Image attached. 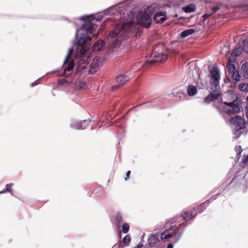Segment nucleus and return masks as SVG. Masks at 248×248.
Returning <instances> with one entry per match:
<instances>
[{
    "label": "nucleus",
    "mask_w": 248,
    "mask_h": 248,
    "mask_svg": "<svg viewBox=\"0 0 248 248\" xmlns=\"http://www.w3.org/2000/svg\"><path fill=\"white\" fill-rule=\"evenodd\" d=\"M84 68H85V66L84 65L81 66V69H83Z\"/></svg>",
    "instance_id": "obj_43"
},
{
    "label": "nucleus",
    "mask_w": 248,
    "mask_h": 248,
    "mask_svg": "<svg viewBox=\"0 0 248 248\" xmlns=\"http://www.w3.org/2000/svg\"><path fill=\"white\" fill-rule=\"evenodd\" d=\"M143 246L142 242L141 241L137 246V248H142Z\"/></svg>",
    "instance_id": "obj_38"
},
{
    "label": "nucleus",
    "mask_w": 248,
    "mask_h": 248,
    "mask_svg": "<svg viewBox=\"0 0 248 248\" xmlns=\"http://www.w3.org/2000/svg\"><path fill=\"white\" fill-rule=\"evenodd\" d=\"M196 31V30L194 29H189L183 31L181 33V36L182 38H185L190 35L192 34Z\"/></svg>",
    "instance_id": "obj_19"
},
{
    "label": "nucleus",
    "mask_w": 248,
    "mask_h": 248,
    "mask_svg": "<svg viewBox=\"0 0 248 248\" xmlns=\"http://www.w3.org/2000/svg\"><path fill=\"white\" fill-rule=\"evenodd\" d=\"M228 70L229 74L235 71L236 70L235 65L233 63H229L228 64Z\"/></svg>",
    "instance_id": "obj_30"
},
{
    "label": "nucleus",
    "mask_w": 248,
    "mask_h": 248,
    "mask_svg": "<svg viewBox=\"0 0 248 248\" xmlns=\"http://www.w3.org/2000/svg\"><path fill=\"white\" fill-rule=\"evenodd\" d=\"M247 101H248V96H247Z\"/></svg>",
    "instance_id": "obj_47"
},
{
    "label": "nucleus",
    "mask_w": 248,
    "mask_h": 248,
    "mask_svg": "<svg viewBox=\"0 0 248 248\" xmlns=\"http://www.w3.org/2000/svg\"><path fill=\"white\" fill-rule=\"evenodd\" d=\"M122 216L120 213H118L116 214V217H115V221H116L117 225H118L119 226L120 225V223L122 222Z\"/></svg>",
    "instance_id": "obj_31"
},
{
    "label": "nucleus",
    "mask_w": 248,
    "mask_h": 248,
    "mask_svg": "<svg viewBox=\"0 0 248 248\" xmlns=\"http://www.w3.org/2000/svg\"><path fill=\"white\" fill-rule=\"evenodd\" d=\"M130 172L131 171L130 170H128L127 171V173L126 174V176L125 177V180L126 181L128 178H129V175L130 174Z\"/></svg>",
    "instance_id": "obj_36"
},
{
    "label": "nucleus",
    "mask_w": 248,
    "mask_h": 248,
    "mask_svg": "<svg viewBox=\"0 0 248 248\" xmlns=\"http://www.w3.org/2000/svg\"><path fill=\"white\" fill-rule=\"evenodd\" d=\"M217 74H218V79L219 78V70H218V73H217Z\"/></svg>",
    "instance_id": "obj_45"
},
{
    "label": "nucleus",
    "mask_w": 248,
    "mask_h": 248,
    "mask_svg": "<svg viewBox=\"0 0 248 248\" xmlns=\"http://www.w3.org/2000/svg\"><path fill=\"white\" fill-rule=\"evenodd\" d=\"M104 46V42L103 40H100L97 41L93 45V51H99L102 50Z\"/></svg>",
    "instance_id": "obj_17"
},
{
    "label": "nucleus",
    "mask_w": 248,
    "mask_h": 248,
    "mask_svg": "<svg viewBox=\"0 0 248 248\" xmlns=\"http://www.w3.org/2000/svg\"><path fill=\"white\" fill-rule=\"evenodd\" d=\"M230 124L235 126L234 128H246L247 122L241 116L235 115L234 117H231L229 119Z\"/></svg>",
    "instance_id": "obj_7"
},
{
    "label": "nucleus",
    "mask_w": 248,
    "mask_h": 248,
    "mask_svg": "<svg viewBox=\"0 0 248 248\" xmlns=\"http://www.w3.org/2000/svg\"><path fill=\"white\" fill-rule=\"evenodd\" d=\"M241 72L244 77L248 79V63H244L242 65Z\"/></svg>",
    "instance_id": "obj_18"
},
{
    "label": "nucleus",
    "mask_w": 248,
    "mask_h": 248,
    "mask_svg": "<svg viewBox=\"0 0 248 248\" xmlns=\"http://www.w3.org/2000/svg\"><path fill=\"white\" fill-rule=\"evenodd\" d=\"M212 106L215 108H217V105L215 104V103H214L213 105H212Z\"/></svg>",
    "instance_id": "obj_41"
},
{
    "label": "nucleus",
    "mask_w": 248,
    "mask_h": 248,
    "mask_svg": "<svg viewBox=\"0 0 248 248\" xmlns=\"http://www.w3.org/2000/svg\"><path fill=\"white\" fill-rule=\"evenodd\" d=\"M244 10H246L247 11H248V5L244 8Z\"/></svg>",
    "instance_id": "obj_42"
},
{
    "label": "nucleus",
    "mask_w": 248,
    "mask_h": 248,
    "mask_svg": "<svg viewBox=\"0 0 248 248\" xmlns=\"http://www.w3.org/2000/svg\"><path fill=\"white\" fill-rule=\"evenodd\" d=\"M243 51H244L243 48L239 46L233 50L232 55L234 56H239L243 53Z\"/></svg>",
    "instance_id": "obj_26"
},
{
    "label": "nucleus",
    "mask_w": 248,
    "mask_h": 248,
    "mask_svg": "<svg viewBox=\"0 0 248 248\" xmlns=\"http://www.w3.org/2000/svg\"><path fill=\"white\" fill-rule=\"evenodd\" d=\"M130 79V78L125 75H119L116 78L117 84L112 87V90H115L121 86L124 85Z\"/></svg>",
    "instance_id": "obj_10"
},
{
    "label": "nucleus",
    "mask_w": 248,
    "mask_h": 248,
    "mask_svg": "<svg viewBox=\"0 0 248 248\" xmlns=\"http://www.w3.org/2000/svg\"><path fill=\"white\" fill-rule=\"evenodd\" d=\"M124 4L123 3H119L117 5L112 6L106 9L104 12L105 15H113L117 13L120 14H123V11H124Z\"/></svg>",
    "instance_id": "obj_6"
},
{
    "label": "nucleus",
    "mask_w": 248,
    "mask_h": 248,
    "mask_svg": "<svg viewBox=\"0 0 248 248\" xmlns=\"http://www.w3.org/2000/svg\"><path fill=\"white\" fill-rule=\"evenodd\" d=\"M159 242L158 234H152L148 239V244L150 248H155Z\"/></svg>",
    "instance_id": "obj_12"
},
{
    "label": "nucleus",
    "mask_w": 248,
    "mask_h": 248,
    "mask_svg": "<svg viewBox=\"0 0 248 248\" xmlns=\"http://www.w3.org/2000/svg\"><path fill=\"white\" fill-rule=\"evenodd\" d=\"M235 151L236 153V156L238 158L240 157V154L242 151L241 146H236L235 148Z\"/></svg>",
    "instance_id": "obj_33"
},
{
    "label": "nucleus",
    "mask_w": 248,
    "mask_h": 248,
    "mask_svg": "<svg viewBox=\"0 0 248 248\" xmlns=\"http://www.w3.org/2000/svg\"><path fill=\"white\" fill-rule=\"evenodd\" d=\"M183 10L186 13H190L195 11V8L194 5L191 4L183 7Z\"/></svg>",
    "instance_id": "obj_24"
},
{
    "label": "nucleus",
    "mask_w": 248,
    "mask_h": 248,
    "mask_svg": "<svg viewBox=\"0 0 248 248\" xmlns=\"http://www.w3.org/2000/svg\"><path fill=\"white\" fill-rule=\"evenodd\" d=\"M219 14H221V13H218L217 15H219Z\"/></svg>",
    "instance_id": "obj_49"
},
{
    "label": "nucleus",
    "mask_w": 248,
    "mask_h": 248,
    "mask_svg": "<svg viewBox=\"0 0 248 248\" xmlns=\"http://www.w3.org/2000/svg\"><path fill=\"white\" fill-rule=\"evenodd\" d=\"M129 229V225L126 223H124L122 226V232L124 233H126L128 232Z\"/></svg>",
    "instance_id": "obj_32"
},
{
    "label": "nucleus",
    "mask_w": 248,
    "mask_h": 248,
    "mask_svg": "<svg viewBox=\"0 0 248 248\" xmlns=\"http://www.w3.org/2000/svg\"><path fill=\"white\" fill-rule=\"evenodd\" d=\"M220 8L218 6V8H217V9H218V11H219L220 10Z\"/></svg>",
    "instance_id": "obj_46"
},
{
    "label": "nucleus",
    "mask_w": 248,
    "mask_h": 248,
    "mask_svg": "<svg viewBox=\"0 0 248 248\" xmlns=\"http://www.w3.org/2000/svg\"><path fill=\"white\" fill-rule=\"evenodd\" d=\"M216 198L215 197H212L210 199L207 200L201 204L199 206H198L196 208H194L193 210H195V213H201L203 211H204L206 208L207 207V205L211 203L213 201L216 200Z\"/></svg>",
    "instance_id": "obj_13"
},
{
    "label": "nucleus",
    "mask_w": 248,
    "mask_h": 248,
    "mask_svg": "<svg viewBox=\"0 0 248 248\" xmlns=\"http://www.w3.org/2000/svg\"><path fill=\"white\" fill-rule=\"evenodd\" d=\"M212 10L214 11L215 12L217 11V6L214 7L212 8Z\"/></svg>",
    "instance_id": "obj_40"
},
{
    "label": "nucleus",
    "mask_w": 248,
    "mask_h": 248,
    "mask_svg": "<svg viewBox=\"0 0 248 248\" xmlns=\"http://www.w3.org/2000/svg\"><path fill=\"white\" fill-rule=\"evenodd\" d=\"M131 238L129 234L125 236L123 239V243L125 246H128L130 244Z\"/></svg>",
    "instance_id": "obj_27"
},
{
    "label": "nucleus",
    "mask_w": 248,
    "mask_h": 248,
    "mask_svg": "<svg viewBox=\"0 0 248 248\" xmlns=\"http://www.w3.org/2000/svg\"><path fill=\"white\" fill-rule=\"evenodd\" d=\"M38 83L37 82V80L34 81V82L32 83H31V87H34L35 86H36V85H37Z\"/></svg>",
    "instance_id": "obj_39"
},
{
    "label": "nucleus",
    "mask_w": 248,
    "mask_h": 248,
    "mask_svg": "<svg viewBox=\"0 0 248 248\" xmlns=\"http://www.w3.org/2000/svg\"><path fill=\"white\" fill-rule=\"evenodd\" d=\"M197 216L195 210L185 211L182 215L172 218L168 229H166L160 234L161 239H166L171 238L173 243H177L181 239L184 231L187 226L186 222L193 219Z\"/></svg>",
    "instance_id": "obj_1"
},
{
    "label": "nucleus",
    "mask_w": 248,
    "mask_h": 248,
    "mask_svg": "<svg viewBox=\"0 0 248 248\" xmlns=\"http://www.w3.org/2000/svg\"><path fill=\"white\" fill-rule=\"evenodd\" d=\"M103 18L102 16H99L98 17L95 18V16L93 15H91L90 16L88 15H84L79 17L80 20L84 21L85 22L86 21H90L92 23V21L94 19H96V21H100Z\"/></svg>",
    "instance_id": "obj_15"
},
{
    "label": "nucleus",
    "mask_w": 248,
    "mask_h": 248,
    "mask_svg": "<svg viewBox=\"0 0 248 248\" xmlns=\"http://www.w3.org/2000/svg\"><path fill=\"white\" fill-rule=\"evenodd\" d=\"M89 72H91V70H89Z\"/></svg>",
    "instance_id": "obj_48"
},
{
    "label": "nucleus",
    "mask_w": 248,
    "mask_h": 248,
    "mask_svg": "<svg viewBox=\"0 0 248 248\" xmlns=\"http://www.w3.org/2000/svg\"><path fill=\"white\" fill-rule=\"evenodd\" d=\"M240 111V108L239 106L234 102L230 103L227 109V112L229 115L237 113Z\"/></svg>",
    "instance_id": "obj_14"
},
{
    "label": "nucleus",
    "mask_w": 248,
    "mask_h": 248,
    "mask_svg": "<svg viewBox=\"0 0 248 248\" xmlns=\"http://www.w3.org/2000/svg\"><path fill=\"white\" fill-rule=\"evenodd\" d=\"M210 76L211 77L210 89L213 91L205 97L203 102L210 104L217 100V66L216 64L211 68L209 67Z\"/></svg>",
    "instance_id": "obj_3"
},
{
    "label": "nucleus",
    "mask_w": 248,
    "mask_h": 248,
    "mask_svg": "<svg viewBox=\"0 0 248 248\" xmlns=\"http://www.w3.org/2000/svg\"><path fill=\"white\" fill-rule=\"evenodd\" d=\"M134 22L131 19L130 21L125 22L122 24L118 25L113 29L112 31L110 32L109 35L111 38L118 37L117 41L121 42L124 39L123 36H126L128 32L132 30V26Z\"/></svg>",
    "instance_id": "obj_4"
},
{
    "label": "nucleus",
    "mask_w": 248,
    "mask_h": 248,
    "mask_svg": "<svg viewBox=\"0 0 248 248\" xmlns=\"http://www.w3.org/2000/svg\"><path fill=\"white\" fill-rule=\"evenodd\" d=\"M167 59V55L162 53L153 52L151 54L148 61L151 63H155L157 62H163Z\"/></svg>",
    "instance_id": "obj_8"
},
{
    "label": "nucleus",
    "mask_w": 248,
    "mask_h": 248,
    "mask_svg": "<svg viewBox=\"0 0 248 248\" xmlns=\"http://www.w3.org/2000/svg\"><path fill=\"white\" fill-rule=\"evenodd\" d=\"M231 74L232 75V78L234 80L236 81H239L240 80L241 76L239 73V70H235Z\"/></svg>",
    "instance_id": "obj_25"
},
{
    "label": "nucleus",
    "mask_w": 248,
    "mask_h": 248,
    "mask_svg": "<svg viewBox=\"0 0 248 248\" xmlns=\"http://www.w3.org/2000/svg\"><path fill=\"white\" fill-rule=\"evenodd\" d=\"M242 167H248V155L243 156L242 159Z\"/></svg>",
    "instance_id": "obj_29"
},
{
    "label": "nucleus",
    "mask_w": 248,
    "mask_h": 248,
    "mask_svg": "<svg viewBox=\"0 0 248 248\" xmlns=\"http://www.w3.org/2000/svg\"><path fill=\"white\" fill-rule=\"evenodd\" d=\"M243 47L244 51L248 53V39H246L243 41Z\"/></svg>",
    "instance_id": "obj_34"
},
{
    "label": "nucleus",
    "mask_w": 248,
    "mask_h": 248,
    "mask_svg": "<svg viewBox=\"0 0 248 248\" xmlns=\"http://www.w3.org/2000/svg\"><path fill=\"white\" fill-rule=\"evenodd\" d=\"M220 94V93H219V92H218V94H217L218 97L219 96Z\"/></svg>",
    "instance_id": "obj_44"
},
{
    "label": "nucleus",
    "mask_w": 248,
    "mask_h": 248,
    "mask_svg": "<svg viewBox=\"0 0 248 248\" xmlns=\"http://www.w3.org/2000/svg\"><path fill=\"white\" fill-rule=\"evenodd\" d=\"M89 123H90V120H85L82 122L74 120L71 122L70 126L75 129H84L86 128Z\"/></svg>",
    "instance_id": "obj_9"
},
{
    "label": "nucleus",
    "mask_w": 248,
    "mask_h": 248,
    "mask_svg": "<svg viewBox=\"0 0 248 248\" xmlns=\"http://www.w3.org/2000/svg\"><path fill=\"white\" fill-rule=\"evenodd\" d=\"M68 63V65L67 66H65L64 69V72L65 73L66 72H68L71 71L75 65V62L73 60L70 61L69 62H67L66 64Z\"/></svg>",
    "instance_id": "obj_22"
},
{
    "label": "nucleus",
    "mask_w": 248,
    "mask_h": 248,
    "mask_svg": "<svg viewBox=\"0 0 248 248\" xmlns=\"http://www.w3.org/2000/svg\"><path fill=\"white\" fill-rule=\"evenodd\" d=\"M150 11V8H148L144 12H140L137 16L138 23L146 28L150 27L151 23V15L148 13Z\"/></svg>",
    "instance_id": "obj_5"
},
{
    "label": "nucleus",
    "mask_w": 248,
    "mask_h": 248,
    "mask_svg": "<svg viewBox=\"0 0 248 248\" xmlns=\"http://www.w3.org/2000/svg\"><path fill=\"white\" fill-rule=\"evenodd\" d=\"M173 245L172 243H169L167 246V248H173Z\"/></svg>",
    "instance_id": "obj_37"
},
{
    "label": "nucleus",
    "mask_w": 248,
    "mask_h": 248,
    "mask_svg": "<svg viewBox=\"0 0 248 248\" xmlns=\"http://www.w3.org/2000/svg\"><path fill=\"white\" fill-rule=\"evenodd\" d=\"M244 129L241 128H234L232 131L234 135V137H233V140H237L243 134H246L247 133V131Z\"/></svg>",
    "instance_id": "obj_16"
},
{
    "label": "nucleus",
    "mask_w": 248,
    "mask_h": 248,
    "mask_svg": "<svg viewBox=\"0 0 248 248\" xmlns=\"http://www.w3.org/2000/svg\"><path fill=\"white\" fill-rule=\"evenodd\" d=\"M74 50L72 48H70L68 50V52L67 55L66 56V58L63 62V65H66L68 62V61L69 60V58L71 57V55L73 53Z\"/></svg>",
    "instance_id": "obj_28"
},
{
    "label": "nucleus",
    "mask_w": 248,
    "mask_h": 248,
    "mask_svg": "<svg viewBox=\"0 0 248 248\" xmlns=\"http://www.w3.org/2000/svg\"><path fill=\"white\" fill-rule=\"evenodd\" d=\"M93 29V23L87 20L76 31L74 44L77 48V51L81 57L84 56L89 48V44L92 38L88 34L92 33Z\"/></svg>",
    "instance_id": "obj_2"
},
{
    "label": "nucleus",
    "mask_w": 248,
    "mask_h": 248,
    "mask_svg": "<svg viewBox=\"0 0 248 248\" xmlns=\"http://www.w3.org/2000/svg\"><path fill=\"white\" fill-rule=\"evenodd\" d=\"M212 14H208V13L204 14L202 16V18H203V20L205 21L206 19H207L212 15Z\"/></svg>",
    "instance_id": "obj_35"
},
{
    "label": "nucleus",
    "mask_w": 248,
    "mask_h": 248,
    "mask_svg": "<svg viewBox=\"0 0 248 248\" xmlns=\"http://www.w3.org/2000/svg\"><path fill=\"white\" fill-rule=\"evenodd\" d=\"M166 13L163 11L156 12L153 16L154 21L156 23H162L166 19Z\"/></svg>",
    "instance_id": "obj_11"
},
{
    "label": "nucleus",
    "mask_w": 248,
    "mask_h": 248,
    "mask_svg": "<svg viewBox=\"0 0 248 248\" xmlns=\"http://www.w3.org/2000/svg\"><path fill=\"white\" fill-rule=\"evenodd\" d=\"M13 183H9L6 185L5 188L2 190L0 191V194L4 193L6 192H10L11 195H13L12 187L13 186Z\"/></svg>",
    "instance_id": "obj_21"
},
{
    "label": "nucleus",
    "mask_w": 248,
    "mask_h": 248,
    "mask_svg": "<svg viewBox=\"0 0 248 248\" xmlns=\"http://www.w3.org/2000/svg\"><path fill=\"white\" fill-rule=\"evenodd\" d=\"M187 93L189 96H193L197 93V88L193 85H189L187 89Z\"/></svg>",
    "instance_id": "obj_20"
},
{
    "label": "nucleus",
    "mask_w": 248,
    "mask_h": 248,
    "mask_svg": "<svg viewBox=\"0 0 248 248\" xmlns=\"http://www.w3.org/2000/svg\"><path fill=\"white\" fill-rule=\"evenodd\" d=\"M238 89L241 91L248 93V83H240L238 86Z\"/></svg>",
    "instance_id": "obj_23"
}]
</instances>
